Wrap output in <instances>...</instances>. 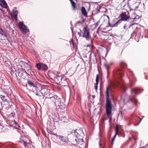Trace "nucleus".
I'll list each match as a JSON object with an SVG mask.
<instances>
[{"mask_svg": "<svg viewBox=\"0 0 148 148\" xmlns=\"http://www.w3.org/2000/svg\"><path fill=\"white\" fill-rule=\"evenodd\" d=\"M112 92V87L110 86H109L107 87L105 93L106 96V110L107 116L110 120L112 118V104L110 98V95H111Z\"/></svg>", "mask_w": 148, "mask_h": 148, "instance_id": "f257e3e1", "label": "nucleus"}, {"mask_svg": "<svg viewBox=\"0 0 148 148\" xmlns=\"http://www.w3.org/2000/svg\"><path fill=\"white\" fill-rule=\"evenodd\" d=\"M120 68L115 69L113 73L114 75L121 79L124 72L125 69L127 67V64L125 62L121 61L120 62Z\"/></svg>", "mask_w": 148, "mask_h": 148, "instance_id": "f03ea898", "label": "nucleus"}, {"mask_svg": "<svg viewBox=\"0 0 148 148\" xmlns=\"http://www.w3.org/2000/svg\"><path fill=\"white\" fill-rule=\"evenodd\" d=\"M17 141L19 143H23L25 148H34L33 145L31 143L29 138L26 136H21L18 140Z\"/></svg>", "mask_w": 148, "mask_h": 148, "instance_id": "7ed1b4c3", "label": "nucleus"}, {"mask_svg": "<svg viewBox=\"0 0 148 148\" xmlns=\"http://www.w3.org/2000/svg\"><path fill=\"white\" fill-rule=\"evenodd\" d=\"M83 31L82 37L85 38L87 40H89L90 38V29L87 26L84 27Z\"/></svg>", "mask_w": 148, "mask_h": 148, "instance_id": "20e7f679", "label": "nucleus"}, {"mask_svg": "<svg viewBox=\"0 0 148 148\" xmlns=\"http://www.w3.org/2000/svg\"><path fill=\"white\" fill-rule=\"evenodd\" d=\"M120 16L121 18V19L118 20L115 24V25L117 26L118 24H120L122 21H126L129 18V17L127 16L126 13L123 12L120 15Z\"/></svg>", "mask_w": 148, "mask_h": 148, "instance_id": "39448f33", "label": "nucleus"}, {"mask_svg": "<svg viewBox=\"0 0 148 148\" xmlns=\"http://www.w3.org/2000/svg\"><path fill=\"white\" fill-rule=\"evenodd\" d=\"M27 83L28 85L31 87H33L36 90V91H35L33 90V92H34V93L36 94V95L37 96H40V94L38 93L37 91L38 90V88H39L37 87L35 82L29 80H27Z\"/></svg>", "mask_w": 148, "mask_h": 148, "instance_id": "423d86ee", "label": "nucleus"}, {"mask_svg": "<svg viewBox=\"0 0 148 148\" xmlns=\"http://www.w3.org/2000/svg\"><path fill=\"white\" fill-rule=\"evenodd\" d=\"M131 10H136L138 7L136 0H130L128 3Z\"/></svg>", "mask_w": 148, "mask_h": 148, "instance_id": "0eeeda50", "label": "nucleus"}, {"mask_svg": "<svg viewBox=\"0 0 148 148\" xmlns=\"http://www.w3.org/2000/svg\"><path fill=\"white\" fill-rule=\"evenodd\" d=\"M21 30L22 31V33L25 34L27 32H29V30L25 25L23 22H20L18 24Z\"/></svg>", "mask_w": 148, "mask_h": 148, "instance_id": "6e6552de", "label": "nucleus"}, {"mask_svg": "<svg viewBox=\"0 0 148 148\" xmlns=\"http://www.w3.org/2000/svg\"><path fill=\"white\" fill-rule=\"evenodd\" d=\"M19 64L21 65V67H22V65H24V70L28 71L30 69V66L27 63L21 61L19 62Z\"/></svg>", "mask_w": 148, "mask_h": 148, "instance_id": "1a4fd4ad", "label": "nucleus"}, {"mask_svg": "<svg viewBox=\"0 0 148 148\" xmlns=\"http://www.w3.org/2000/svg\"><path fill=\"white\" fill-rule=\"evenodd\" d=\"M38 93H39L40 96L41 95L40 94V92L41 93V94L42 95H46L48 93V90L47 88H42L40 90L38 88V90L37 91Z\"/></svg>", "mask_w": 148, "mask_h": 148, "instance_id": "9d476101", "label": "nucleus"}, {"mask_svg": "<svg viewBox=\"0 0 148 148\" xmlns=\"http://www.w3.org/2000/svg\"><path fill=\"white\" fill-rule=\"evenodd\" d=\"M142 91V90L141 89L137 88H135L131 89V92L132 93H134L135 94L140 93Z\"/></svg>", "mask_w": 148, "mask_h": 148, "instance_id": "9b49d317", "label": "nucleus"}, {"mask_svg": "<svg viewBox=\"0 0 148 148\" xmlns=\"http://www.w3.org/2000/svg\"><path fill=\"white\" fill-rule=\"evenodd\" d=\"M8 121L9 123L12 125L16 124V122L14 120V116H10L8 118Z\"/></svg>", "mask_w": 148, "mask_h": 148, "instance_id": "f8f14e48", "label": "nucleus"}, {"mask_svg": "<svg viewBox=\"0 0 148 148\" xmlns=\"http://www.w3.org/2000/svg\"><path fill=\"white\" fill-rule=\"evenodd\" d=\"M55 100V97H52L51 98H48L45 101L47 104H52L54 103Z\"/></svg>", "mask_w": 148, "mask_h": 148, "instance_id": "ddd939ff", "label": "nucleus"}, {"mask_svg": "<svg viewBox=\"0 0 148 148\" xmlns=\"http://www.w3.org/2000/svg\"><path fill=\"white\" fill-rule=\"evenodd\" d=\"M57 97L56 96L55 97V100L54 102L56 107L60 106L61 101L60 99H57Z\"/></svg>", "mask_w": 148, "mask_h": 148, "instance_id": "4468645a", "label": "nucleus"}, {"mask_svg": "<svg viewBox=\"0 0 148 148\" xmlns=\"http://www.w3.org/2000/svg\"><path fill=\"white\" fill-rule=\"evenodd\" d=\"M115 134L112 140V144H113L114 139H115L117 135L118 134L119 132V127H118V126H116V128H115Z\"/></svg>", "mask_w": 148, "mask_h": 148, "instance_id": "2eb2a0df", "label": "nucleus"}, {"mask_svg": "<svg viewBox=\"0 0 148 148\" xmlns=\"http://www.w3.org/2000/svg\"><path fill=\"white\" fill-rule=\"evenodd\" d=\"M113 62H111L110 63V64H107V63H105L104 64V66L105 67V68L106 69H107V73H108V72H109V68H110V66L112 64H113Z\"/></svg>", "mask_w": 148, "mask_h": 148, "instance_id": "dca6fc26", "label": "nucleus"}, {"mask_svg": "<svg viewBox=\"0 0 148 148\" xmlns=\"http://www.w3.org/2000/svg\"><path fill=\"white\" fill-rule=\"evenodd\" d=\"M18 14V12L16 10H13L12 11V16L14 19L16 20H17V14Z\"/></svg>", "mask_w": 148, "mask_h": 148, "instance_id": "f3484780", "label": "nucleus"}, {"mask_svg": "<svg viewBox=\"0 0 148 148\" xmlns=\"http://www.w3.org/2000/svg\"><path fill=\"white\" fill-rule=\"evenodd\" d=\"M60 140L63 142L67 143L68 140H66L65 137L60 135H58V136Z\"/></svg>", "mask_w": 148, "mask_h": 148, "instance_id": "a211bd4d", "label": "nucleus"}, {"mask_svg": "<svg viewBox=\"0 0 148 148\" xmlns=\"http://www.w3.org/2000/svg\"><path fill=\"white\" fill-rule=\"evenodd\" d=\"M81 11L82 14L84 16H86L87 14V13L86 11V10L85 8L82 6L81 8Z\"/></svg>", "mask_w": 148, "mask_h": 148, "instance_id": "6ab92c4d", "label": "nucleus"}, {"mask_svg": "<svg viewBox=\"0 0 148 148\" xmlns=\"http://www.w3.org/2000/svg\"><path fill=\"white\" fill-rule=\"evenodd\" d=\"M71 4L73 8V10H75L77 8V6L75 3L73 1H71Z\"/></svg>", "mask_w": 148, "mask_h": 148, "instance_id": "aec40b11", "label": "nucleus"}, {"mask_svg": "<svg viewBox=\"0 0 148 148\" xmlns=\"http://www.w3.org/2000/svg\"><path fill=\"white\" fill-rule=\"evenodd\" d=\"M2 6L5 8H7V5L5 1L3 0L1 2Z\"/></svg>", "mask_w": 148, "mask_h": 148, "instance_id": "412c9836", "label": "nucleus"}, {"mask_svg": "<svg viewBox=\"0 0 148 148\" xmlns=\"http://www.w3.org/2000/svg\"><path fill=\"white\" fill-rule=\"evenodd\" d=\"M48 68V67L46 65L43 63H42L41 69L42 70H47Z\"/></svg>", "mask_w": 148, "mask_h": 148, "instance_id": "4be33fe9", "label": "nucleus"}, {"mask_svg": "<svg viewBox=\"0 0 148 148\" xmlns=\"http://www.w3.org/2000/svg\"><path fill=\"white\" fill-rule=\"evenodd\" d=\"M0 97L2 100L4 102H6L7 101V97L5 95H0Z\"/></svg>", "mask_w": 148, "mask_h": 148, "instance_id": "5701e85b", "label": "nucleus"}, {"mask_svg": "<svg viewBox=\"0 0 148 148\" xmlns=\"http://www.w3.org/2000/svg\"><path fill=\"white\" fill-rule=\"evenodd\" d=\"M130 101L132 102L135 103L136 104L137 103V100L134 97H130Z\"/></svg>", "mask_w": 148, "mask_h": 148, "instance_id": "b1692460", "label": "nucleus"}, {"mask_svg": "<svg viewBox=\"0 0 148 148\" xmlns=\"http://www.w3.org/2000/svg\"><path fill=\"white\" fill-rule=\"evenodd\" d=\"M42 63H38L36 64V66L39 70H40L41 69Z\"/></svg>", "mask_w": 148, "mask_h": 148, "instance_id": "393cba45", "label": "nucleus"}, {"mask_svg": "<svg viewBox=\"0 0 148 148\" xmlns=\"http://www.w3.org/2000/svg\"><path fill=\"white\" fill-rule=\"evenodd\" d=\"M99 75L97 74L96 75V83H99Z\"/></svg>", "mask_w": 148, "mask_h": 148, "instance_id": "a878e982", "label": "nucleus"}, {"mask_svg": "<svg viewBox=\"0 0 148 148\" xmlns=\"http://www.w3.org/2000/svg\"><path fill=\"white\" fill-rule=\"evenodd\" d=\"M82 32V31L81 29H80V32H75V33H76L77 35L79 36V37H81L82 36V35L81 34V33Z\"/></svg>", "mask_w": 148, "mask_h": 148, "instance_id": "bb28decb", "label": "nucleus"}, {"mask_svg": "<svg viewBox=\"0 0 148 148\" xmlns=\"http://www.w3.org/2000/svg\"><path fill=\"white\" fill-rule=\"evenodd\" d=\"M134 82H132V80L130 81V87H132L134 84Z\"/></svg>", "mask_w": 148, "mask_h": 148, "instance_id": "cd10ccee", "label": "nucleus"}, {"mask_svg": "<svg viewBox=\"0 0 148 148\" xmlns=\"http://www.w3.org/2000/svg\"><path fill=\"white\" fill-rule=\"evenodd\" d=\"M18 76L22 78V77L23 75V73L21 71H19L18 73Z\"/></svg>", "mask_w": 148, "mask_h": 148, "instance_id": "c85d7f7f", "label": "nucleus"}, {"mask_svg": "<svg viewBox=\"0 0 148 148\" xmlns=\"http://www.w3.org/2000/svg\"><path fill=\"white\" fill-rule=\"evenodd\" d=\"M7 102L10 107L12 106H13V103L11 101H9Z\"/></svg>", "mask_w": 148, "mask_h": 148, "instance_id": "c756f323", "label": "nucleus"}, {"mask_svg": "<svg viewBox=\"0 0 148 148\" xmlns=\"http://www.w3.org/2000/svg\"><path fill=\"white\" fill-rule=\"evenodd\" d=\"M112 134L111 131H110L109 132H108V136L109 138H110Z\"/></svg>", "mask_w": 148, "mask_h": 148, "instance_id": "7c9ffc66", "label": "nucleus"}, {"mask_svg": "<svg viewBox=\"0 0 148 148\" xmlns=\"http://www.w3.org/2000/svg\"><path fill=\"white\" fill-rule=\"evenodd\" d=\"M98 83H97H97H96L95 84V89L96 90V91H97V87H98L97 86H98Z\"/></svg>", "mask_w": 148, "mask_h": 148, "instance_id": "2f4dec72", "label": "nucleus"}, {"mask_svg": "<svg viewBox=\"0 0 148 148\" xmlns=\"http://www.w3.org/2000/svg\"><path fill=\"white\" fill-rule=\"evenodd\" d=\"M51 134V135H53L55 136H56V137H58V135H57V134L56 133H54L52 131H50V133H49Z\"/></svg>", "mask_w": 148, "mask_h": 148, "instance_id": "473e14b6", "label": "nucleus"}, {"mask_svg": "<svg viewBox=\"0 0 148 148\" xmlns=\"http://www.w3.org/2000/svg\"><path fill=\"white\" fill-rule=\"evenodd\" d=\"M58 82L60 83L61 81H62L61 77H58Z\"/></svg>", "mask_w": 148, "mask_h": 148, "instance_id": "72a5a7b5", "label": "nucleus"}, {"mask_svg": "<svg viewBox=\"0 0 148 148\" xmlns=\"http://www.w3.org/2000/svg\"><path fill=\"white\" fill-rule=\"evenodd\" d=\"M137 17H138V18H139L138 16H136V17L134 18H133L134 19V21H136V19L137 18Z\"/></svg>", "mask_w": 148, "mask_h": 148, "instance_id": "f704fd0d", "label": "nucleus"}, {"mask_svg": "<svg viewBox=\"0 0 148 148\" xmlns=\"http://www.w3.org/2000/svg\"><path fill=\"white\" fill-rule=\"evenodd\" d=\"M3 128V126L2 125H0V132L2 131Z\"/></svg>", "mask_w": 148, "mask_h": 148, "instance_id": "c9c22d12", "label": "nucleus"}, {"mask_svg": "<svg viewBox=\"0 0 148 148\" xmlns=\"http://www.w3.org/2000/svg\"><path fill=\"white\" fill-rule=\"evenodd\" d=\"M1 32H3V31L0 28V34H2Z\"/></svg>", "mask_w": 148, "mask_h": 148, "instance_id": "e433bc0d", "label": "nucleus"}, {"mask_svg": "<svg viewBox=\"0 0 148 148\" xmlns=\"http://www.w3.org/2000/svg\"><path fill=\"white\" fill-rule=\"evenodd\" d=\"M117 84L118 85H120V84L119 82H117Z\"/></svg>", "mask_w": 148, "mask_h": 148, "instance_id": "4c0bfd02", "label": "nucleus"}, {"mask_svg": "<svg viewBox=\"0 0 148 148\" xmlns=\"http://www.w3.org/2000/svg\"><path fill=\"white\" fill-rule=\"evenodd\" d=\"M126 25H125L124 26V28L125 29V27H126Z\"/></svg>", "mask_w": 148, "mask_h": 148, "instance_id": "58836bf2", "label": "nucleus"}, {"mask_svg": "<svg viewBox=\"0 0 148 148\" xmlns=\"http://www.w3.org/2000/svg\"><path fill=\"white\" fill-rule=\"evenodd\" d=\"M3 0H0V1L1 2L2 1H3Z\"/></svg>", "mask_w": 148, "mask_h": 148, "instance_id": "ea45409f", "label": "nucleus"}, {"mask_svg": "<svg viewBox=\"0 0 148 148\" xmlns=\"http://www.w3.org/2000/svg\"><path fill=\"white\" fill-rule=\"evenodd\" d=\"M75 1H77V0H75Z\"/></svg>", "mask_w": 148, "mask_h": 148, "instance_id": "a19ab883", "label": "nucleus"}, {"mask_svg": "<svg viewBox=\"0 0 148 148\" xmlns=\"http://www.w3.org/2000/svg\"><path fill=\"white\" fill-rule=\"evenodd\" d=\"M122 52H121V55L122 54Z\"/></svg>", "mask_w": 148, "mask_h": 148, "instance_id": "79ce46f5", "label": "nucleus"}, {"mask_svg": "<svg viewBox=\"0 0 148 148\" xmlns=\"http://www.w3.org/2000/svg\"><path fill=\"white\" fill-rule=\"evenodd\" d=\"M142 119H140V120L141 121Z\"/></svg>", "mask_w": 148, "mask_h": 148, "instance_id": "37998d69", "label": "nucleus"}]
</instances>
